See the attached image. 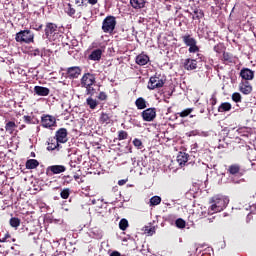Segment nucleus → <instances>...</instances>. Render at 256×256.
Listing matches in <instances>:
<instances>
[{"label":"nucleus","instance_id":"nucleus-55","mask_svg":"<svg viewBox=\"0 0 256 256\" xmlns=\"http://www.w3.org/2000/svg\"><path fill=\"white\" fill-rule=\"evenodd\" d=\"M69 165H70V167H75V163L73 162V161H70V163H69Z\"/></svg>","mask_w":256,"mask_h":256},{"label":"nucleus","instance_id":"nucleus-33","mask_svg":"<svg viewBox=\"0 0 256 256\" xmlns=\"http://www.w3.org/2000/svg\"><path fill=\"white\" fill-rule=\"evenodd\" d=\"M127 137H129V133H127V131L125 130L118 131V137H117L118 141H125Z\"/></svg>","mask_w":256,"mask_h":256},{"label":"nucleus","instance_id":"nucleus-18","mask_svg":"<svg viewBox=\"0 0 256 256\" xmlns=\"http://www.w3.org/2000/svg\"><path fill=\"white\" fill-rule=\"evenodd\" d=\"M183 65L186 71H195L197 69V60L191 58L185 59Z\"/></svg>","mask_w":256,"mask_h":256},{"label":"nucleus","instance_id":"nucleus-10","mask_svg":"<svg viewBox=\"0 0 256 256\" xmlns=\"http://www.w3.org/2000/svg\"><path fill=\"white\" fill-rule=\"evenodd\" d=\"M141 117L143 121H147V122L155 121V117H157V108H148L142 111Z\"/></svg>","mask_w":256,"mask_h":256},{"label":"nucleus","instance_id":"nucleus-28","mask_svg":"<svg viewBox=\"0 0 256 256\" xmlns=\"http://www.w3.org/2000/svg\"><path fill=\"white\" fill-rule=\"evenodd\" d=\"M232 109L231 103L223 102L218 107V113H226Z\"/></svg>","mask_w":256,"mask_h":256},{"label":"nucleus","instance_id":"nucleus-1","mask_svg":"<svg viewBox=\"0 0 256 256\" xmlns=\"http://www.w3.org/2000/svg\"><path fill=\"white\" fill-rule=\"evenodd\" d=\"M95 83H97V76L90 72L84 73L80 79V86L86 89V95H90L91 97L97 93V90L93 87Z\"/></svg>","mask_w":256,"mask_h":256},{"label":"nucleus","instance_id":"nucleus-29","mask_svg":"<svg viewBox=\"0 0 256 256\" xmlns=\"http://www.w3.org/2000/svg\"><path fill=\"white\" fill-rule=\"evenodd\" d=\"M222 61L226 64L234 63L235 57H233V54L224 51Z\"/></svg>","mask_w":256,"mask_h":256},{"label":"nucleus","instance_id":"nucleus-2","mask_svg":"<svg viewBox=\"0 0 256 256\" xmlns=\"http://www.w3.org/2000/svg\"><path fill=\"white\" fill-rule=\"evenodd\" d=\"M184 45L189 47V53H199V46H197V39H195L191 34H185L181 37Z\"/></svg>","mask_w":256,"mask_h":256},{"label":"nucleus","instance_id":"nucleus-44","mask_svg":"<svg viewBox=\"0 0 256 256\" xmlns=\"http://www.w3.org/2000/svg\"><path fill=\"white\" fill-rule=\"evenodd\" d=\"M89 5H97V3H99V0H87ZM85 2V0H81V3L79 5V7H83V3Z\"/></svg>","mask_w":256,"mask_h":256},{"label":"nucleus","instance_id":"nucleus-51","mask_svg":"<svg viewBox=\"0 0 256 256\" xmlns=\"http://www.w3.org/2000/svg\"><path fill=\"white\" fill-rule=\"evenodd\" d=\"M110 256H121V253L114 251L110 254Z\"/></svg>","mask_w":256,"mask_h":256},{"label":"nucleus","instance_id":"nucleus-6","mask_svg":"<svg viewBox=\"0 0 256 256\" xmlns=\"http://www.w3.org/2000/svg\"><path fill=\"white\" fill-rule=\"evenodd\" d=\"M165 81L166 80L163 78L152 76L150 77L148 82V89H150V91H155V89H161V87L165 85Z\"/></svg>","mask_w":256,"mask_h":256},{"label":"nucleus","instance_id":"nucleus-37","mask_svg":"<svg viewBox=\"0 0 256 256\" xmlns=\"http://www.w3.org/2000/svg\"><path fill=\"white\" fill-rule=\"evenodd\" d=\"M71 195V189L64 188L60 192L61 199H67Z\"/></svg>","mask_w":256,"mask_h":256},{"label":"nucleus","instance_id":"nucleus-58","mask_svg":"<svg viewBox=\"0 0 256 256\" xmlns=\"http://www.w3.org/2000/svg\"><path fill=\"white\" fill-rule=\"evenodd\" d=\"M31 157H35V152H32V153H31Z\"/></svg>","mask_w":256,"mask_h":256},{"label":"nucleus","instance_id":"nucleus-52","mask_svg":"<svg viewBox=\"0 0 256 256\" xmlns=\"http://www.w3.org/2000/svg\"><path fill=\"white\" fill-rule=\"evenodd\" d=\"M80 177H81V176H80L79 174H75V175H74L75 181H79Z\"/></svg>","mask_w":256,"mask_h":256},{"label":"nucleus","instance_id":"nucleus-30","mask_svg":"<svg viewBox=\"0 0 256 256\" xmlns=\"http://www.w3.org/2000/svg\"><path fill=\"white\" fill-rule=\"evenodd\" d=\"M38 166L39 162L37 161V159H29L25 163L26 169H37Z\"/></svg>","mask_w":256,"mask_h":256},{"label":"nucleus","instance_id":"nucleus-7","mask_svg":"<svg viewBox=\"0 0 256 256\" xmlns=\"http://www.w3.org/2000/svg\"><path fill=\"white\" fill-rule=\"evenodd\" d=\"M224 208H225V200L223 198H220L217 196L212 198V205L210 206V209L211 211H213V213H219L223 211Z\"/></svg>","mask_w":256,"mask_h":256},{"label":"nucleus","instance_id":"nucleus-3","mask_svg":"<svg viewBox=\"0 0 256 256\" xmlns=\"http://www.w3.org/2000/svg\"><path fill=\"white\" fill-rule=\"evenodd\" d=\"M227 173H228V175H230L232 177L231 178L232 183H235V184L241 183V180L235 179V177H243V172H242V169H241V165L231 164L227 168Z\"/></svg>","mask_w":256,"mask_h":256},{"label":"nucleus","instance_id":"nucleus-59","mask_svg":"<svg viewBox=\"0 0 256 256\" xmlns=\"http://www.w3.org/2000/svg\"><path fill=\"white\" fill-rule=\"evenodd\" d=\"M21 129H25V125H22V126H21Z\"/></svg>","mask_w":256,"mask_h":256},{"label":"nucleus","instance_id":"nucleus-8","mask_svg":"<svg viewBox=\"0 0 256 256\" xmlns=\"http://www.w3.org/2000/svg\"><path fill=\"white\" fill-rule=\"evenodd\" d=\"M67 171V167L65 165H51L46 169V175L49 177L53 175H60V173H65Z\"/></svg>","mask_w":256,"mask_h":256},{"label":"nucleus","instance_id":"nucleus-42","mask_svg":"<svg viewBox=\"0 0 256 256\" xmlns=\"http://www.w3.org/2000/svg\"><path fill=\"white\" fill-rule=\"evenodd\" d=\"M97 99L98 101H107V99H109V96L102 91V92H99V94L97 95Z\"/></svg>","mask_w":256,"mask_h":256},{"label":"nucleus","instance_id":"nucleus-48","mask_svg":"<svg viewBox=\"0 0 256 256\" xmlns=\"http://www.w3.org/2000/svg\"><path fill=\"white\" fill-rule=\"evenodd\" d=\"M24 123H27L28 125H31V122L33 121V118L31 116H23Z\"/></svg>","mask_w":256,"mask_h":256},{"label":"nucleus","instance_id":"nucleus-27","mask_svg":"<svg viewBox=\"0 0 256 256\" xmlns=\"http://www.w3.org/2000/svg\"><path fill=\"white\" fill-rule=\"evenodd\" d=\"M64 11L68 15V17H75V13H77V10H75L73 4L71 3L66 4Z\"/></svg>","mask_w":256,"mask_h":256},{"label":"nucleus","instance_id":"nucleus-36","mask_svg":"<svg viewBox=\"0 0 256 256\" xmlns=\"http://www.w3.org/2000/svg\"><path fill=\"white\" fill-rule=\"evenodd\" d=\"M215 53H218V55H221V53H225V46L221 43L214 46Z\"/></svg>","mask_w":256,"mask_h":256},{"label":"nucleus","instance_id":"nucleus-34","mask_svg":"<svg viewBox=\"0 0 256 256\" xmlns=\"http://www.w3.org/2000/svg\"><path fill=\"white\" fill-rule=\"evenodd\" d=\"M10 225L12 227H14V229H17V227H19V225H21V219H19L17 217H12L10 219Z\"/></svg>","mask_w":256,"mask_h":256},{"label":"nucleus","instance_id":"nucleus-22","mask_svg":"<svg viewBox=\"0 0 256 256\" xmlns=\"http://www.w3.org/2000/svg\"><path fill=\"white\" fill-rule=\"evenodd\" d=\"M86 105L89 107V109L93 111L97 109V106L99 105V101H97V99L93 98V96L90 95L86 99Z\"/></svg>","mask_w":256,"mask_h":256},{"label":"nucleus","instance_id":"nucleus-21","mask_svg":"<svg viewBox=\"0 0 256 256\" xmlns=\"http://www.w3.org/2000/svg\"><path fill=\"white\" fill-rule=\"evenodd\" d=\"M102 55H103V50L98 48L91 52V54L88 56V59L90 61H101Z\"/></svg>","mask_w":256,"mask_h":256},{"label":"nucleus","instance_id":"nucleus-41","mask_svg":"<svg viewBox=\"0 0 256 256\" xmlns=\"http://www.w3.org/2000/svg\"><path fill=\"white\" fill-rule=\"evenodd\" d=\"M133 145L136 147V149H142L143 148V142L139 138H135L133 140Z\"/></svg>","mask_w":256,"mask_h":256},{"label":"nucleus","instance_id":"nucleus-23","mask_svg":"<svg viewBox=\"0 0 256 256\" xmlns=\"http://www.w3.org/2000/svg\"><path fill=\"white\" fill-rule=\"evenodd\" d=\"M187 161H189V154L185 152H180L177 156V162L179 163V165L183 166L185 165V163H187Z\"/></svg>","mask_w":256,"mask_h":256},{"label":"nucleus","instance_id":"nucleus-46","mask_svg":"<svg viewBox=\"0 0 256 256\" xmlns=\"http://www.w3.org/2000/svg\"><path fill=\"white\" fill-rule=\"evenodd\" d=\"M63 181H64V183L69 185V183H71L73 181V177H71L69 175H65V176H63Z\"/></svg>","mask_w":256,"mask_h":256},{"label":"nucleus","instance_id":"nucleus-16","mask_svg":"<svg viewBox=\"0 0 256 256\" xmlns=\"http://www.w3.org/2000/svg\"><path fill=\"white\" fill-rule=\"evenodd\" d=\"M57 24L55 23H52V22H48L46 24V27H45V35L47 37V39H49L51 37V35H53V33H57Z\"/></svg>","mask_w":256,"mask_h":256},{"label":"nucleus","instance_id":"nucleus-50","mask_svg":"<svg viewBox=\"0 0 256 256\" xmlns=\"http://www.w3.org/2000/svg\"><path fill=\"white\" fill-rule=\"evenodd\" d=\"M125 183H127V180H119L118 181V185L122 186V185H125Z\"/></svg>","mask_w":256,"mask_h":256},{"label":"nucleus","instance_id":"nucleus-25","mask_svg":"<svg viewBox=\"0 0 256 256\" xmlns=\"http://www.w3.org/2000/svg\"><path fill=\"white\" fill-rule=\"evenodd\" d=\"M15 129H17V124H15L14 121H8L5 125V131L9 133L10 135H13L15 133Z\"/></svg>","mask_w":256,"mask_h":256},{"label":"nucleus","instance_id":"nucleus-12","mask_svg":"<svg viewBox=\"0 0 256 256\" xmlns=\"http://www.w3.org/2000/svg\"><path fill=\"white\" fill-rule=\"evenodd\" d=\"M47 143H48L47 151H61V149H63V147L61 146V142H58L55 136L49 138Z\"/></svg>","mask_w":256,"mask_h":256},{"label":"nucleus","instance_id":"nucleus-40","mask_svg":"<svg viewBox=\"0 0 256 256\" xmlns=\"http://www.w3.org/2000/svg\"><path fill=\"white\" fill-rule=\"evenodd\" d=\"M241 99H242V97H241L240 93L234 92L232 94V101H234V103H241Z\"/></svg>","mask_w":256,"mask_h":256},{"label":"nucleus","instance_id":"nucleus-35","mask_svg":"<svg viewBox=\"0 0 256 256\" xmlns=\"http://www.w3.org/2000/svg\"><path fill=\"white\" fill-rule=\"evenodd\" d=\"M195 17H193V19H203V17H205V13H203V10L201 9H194L193 11Z\"/></svg>","mask_w":256,"mask_h":256},{"label":"nucleus","instance_id":"nucleus-56","mask_svg":"<svg viewBox=\"0 0 256 256\" xmlns=\"http://www.w3.org/2000/svg\"><path fill=\"white\" fill-rule=\"evenodd\" d=\"M79 3H81V0H75V5H78V7H79Z\"/></svg>","mask_w":256,"mask_h":256},{"label":"nucleus","instance_id":"nucleus-20","mask_svg":"<svg viewBox=\"0 0 256 256\" xmlns=\"http://www.w3.org/2000/svg\"><path fill=\"white\" fill-rule=\"evenodd\" d=\"M112 115L109 113L102 112L99 118V122L102 125H110V123H113Z\"/></svg>","mask_w":256,"mask_h":256},{"label":"nucleus","instance_id":"nucleus-4","mask_svg":"<svg viewBox=\"0 0 256 256\" xmlns=\"http://www.w3.org/2000/svg\"><path fill=\"white\" fill-rule=\"evenodd\" d=\"M17 43H34L35 34L31 30H21L16 34Z\"/></svg>","mask_w":256,"mask_h":256},{"label":"nucleus","instance_id":"nucleus-11","mask_svg":"<svg viewBox=\"0 0 256 256\" xmlns=\"http://www.w3.org/2000/svg\"><path fill=\"white\" fill-rule=\"evenodd\" d=\"M69 135V132L66 130V128H60L55 133V138L58 143H67L69 141V138L67 136Z\"/></svg>","mask_w":256,"mask_h":256},{"label":"nucleus","instance_id":"nucleus-5","mask_svg":"<svg viewBox=\"0 0 256 256\" xmlns=\"http://www.w3.org/2000/svg\"><path fill=\"white\" fill-rule=\"evenodd\" d=\"M117 27V18L115 16H107L102 22L103 33H113Z\"/></svg>","mask_w":256,"mask_h":256},{"label":"nucleus","instance_id":"nucleus-19","mask_svg":"<svg viewBox=\"0 0 256 256\" xmlns=\"http://www.w3.org/2000/svg\"><path fill=\"white\" fill-rule=\"evenodd\" d=\"M34 93L36 95H38L39 97H47V95H49L51 93V90L47 87L35 86Z\"/></svg>","mask_w":256,"mask_h":256},{"label":"nucleus","instance_id":"nucleus-49","mask_svg":"<svg viewBox=\"0 0 256 256\" xmlns=\"http://www.w3.org/2000/svg\"><path fill=\"white\" fill-rule=\"evenodd\" d=\"M36 31H41V29H43V24L40 25H36V27L34 28Z\"/></svg>","mask_w":256,"mask_h":256},{"label":"nucleus","instance_id":"nucleus-54","mask_svg":"<svg viewBox=\"0 0 256 256\" xmlns=\"http://www.w3.org/2000/svg\"><path fill=\"white\" fill-rule=\"evenodd\" d=\"M215 2L216 5H219V3H221L223 0H213Z\"/></svg>","mask_w":256,"mask_h":256},{"label":"nucleus","instance_id":"nucleus-13","mask_svg":"<svg viewBox=\"0 0 256 256\" xmlns=\"http://www.w3.org/2000/svg\"><path fill=\"white\" fill-rule=\"evenodd\" d=\"M82 69L79 66H72L67 68L66 73L69 77V79H79V76L82 73Z\"/></svg>","mask_w":256,"mask_h":256},{"label":"nucleus","instance_id":"nucleus-26","mask_svg":"<svg viewBox=\"0 0 256 256\" xmlns=\"http://www.w3.org/2000/svg\"><path fill=\"white\" fill-rule=\"evenodd\" d=\"M135 105L139 110L147 109V101L143 97L137 98L135 101Z\"/></svg>","mask_w":256,"mask_h":256},{"label":"nucleus","instance_id":"nucleus-57","mask_svg":"<svg viewBox=\"0 0 256 256\" xmlns=\"http://www.w3.org/2000/svg\"><path fill=\"white\" fill-rule=\"evenodd\" d=\"M4 237H6V239H9V237H11V234H10V233H7V234H5Z\"/></svg>","mask_w":256,"mask_h":256},{"label":"nucleus","instance_id":"nucleus-53","mask_svg":"<svg viewBox=\"0 0 256 256\" xmlns=\"http://www.w3.org/2000/svg\"><path fill=\"white\" fill-rule=\"evenodd\" d=\"M5 241H7V237L0 239V243H5Z\"/></svg>","mask_w":256,"mask_h":256},{"label":"nucleus","instance_id":"nucleus-9","mask_svg":"<svg viewBox=\"0 0 256 256\" xmlns=\"http://www.w3.org/2000/svg\"><path fill=\"white\" fill-rule=\"evenodd\" d=\"M41 124L45 129H50V127H55L57 125V119L51 115H43L41 117Z\"/></svg>","mask_w":256,"mask_h":256},{"label":"nucleus","instance_id":"nucleus-47","mask_svg":"<svg viewBox=\"0 0 256 256\" xmlns=\"http://www.w3.org/2000/svg\"><path fill=\"white\" fill-rule=\"evenodd\" d=\"M210 103L212 105V109H213V107H215L217 105V97H215V94L212 95V97L210 99Z\"/></svg>","mask_w":256,"mask_h":256},{"label":"nucleus","instance_id":"nucleus-14","mask_svg":"<svg viewBox=\"0 0 256 256\" xmlns=\"http://www.w3.org/2000/svg\"><path fill=\"white\" fill-rule=\"evenodd\" d=\"M240 77L243 79V81H253V78L255 77V72L249 68H243L240 71Z\"/></svg>","mask_w":256,"mask_h":256},{"label":"nucleus","instance_id":"nucleus-31","mask_svg":"<svg viewBox=\"0 0 256 256\" xmlns=\"http://www.w3.org/2000/svg\"><path fill=\"white\" fill-rule=\"evenodd\" d=\"M157 205H161V198L159 196H153L150 199V207H155Z\"/></svg>","mask_w":256,"mask_h":256},{"label":"nucleus","instance_id":"nucleus-39","mask_svg":"<svg viewBox=\"0 0 256 256\" xmlns=\"http://www.w3.org/2000/svg\"><path fill=\"white\" fill-rule=\"evenodd\" d=\"M186 225L187 223L185 222V220H183V218H178L176 220V227H178V229H185Z\"/></svg>","mask_w":256,"mask_h":256},{"label":"nucleus","instance_id":"nucleus-38","mask_svg":"<svg viewBox=\"0 0 256 256\" xmlns=\"http://www.w3.org/2000/svg\"><path fill=\"white\" fill-rule=\"evenodd\" d=\"M190 113H193V108H187V109L183 110L182 112H179L178 115H179V117L185 118V117H189Z\"/></svg>","mask_w":256,"mask_h":256},{"label":"nucleus","instance_id":"nucleus-43","mask_svg":"<svg viewBox=\"0 0 256 256\" xmlns=\"http://www.w3.org/2000/svg\"><path fill=\"white\" fill-rule=\"evenodd\" d=\"M144 231L148 235H153L155 233V227L145 226Z\"/></svg>","mask_w":256,"mask_h":256},{"label":"nucleus","instance_id":"nucleus-32","mask_svg":"<svg viewBox=\"0 0 256 256\" xmlns=\"http://www.w3.org/2000/svg\"><path fill=\"white\" fill-rule=\"evenodd\" d=\"M127 227H129V221L125 218L121 219L119 222V229H121V231H127Z\"/></svg>","mask_w":256,"mask_h":256},{"label":"nucleus","instance_id":"nucleus-15","mask_svg":"<svg viewBox=\"0 0 256 256\" xmlns=\"http://www.w3.org/2000/svg\"><path fill=\"white\" fill-rule=\"evenodd\" d=\"M239 91L240 93H243V95H249L253 91V86H251L249 81H242L239 84Z\"/></svg>","mask_w":256,"mask_h":256},{"label":"nucleus","instance_id":"nucleus-45","mask_svg":"<svg viewBox=\"0 0 256 256\" xmlns=\"http://www.w3.org/2000/svg\"><path fill=\"white\" fill-rule=\"evenodd\" d=\"M32 55L34 57H43V52H41V50L39 49H35L34 51H32Z\"/></svg>","mask_w":256,"mask_h":256},{"label":"nucleus","instance_id":"nucleus-17","mask_svg":"<svg viewBox=\"0 0 256 256\" xmlns=\"http://www.w3.org/2000/svg\"><path fill=\"white\" fill-rule=\"evenodd\" d=\"M149 61H150L149 56L145 53H141L135 58L136 65H139L140 67L147 65Z\"/></svg>","mask_w":256,"mask_h":256},{"label":"nucleus","instance_id":"nucleus-24","mask_svg":"<svg viewBox=\"0 0 256 256\" xmlns=\"http://www.w3.org/2000/svg\"><path fill=\"white\" fill-rule=\"evenodd\" d=\"M145 3H147V0H130L133 9H143Z\"/></svg>","mask_w":256,"mask_h":256}]
</instances>
